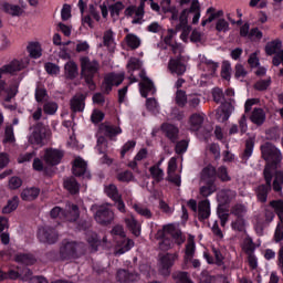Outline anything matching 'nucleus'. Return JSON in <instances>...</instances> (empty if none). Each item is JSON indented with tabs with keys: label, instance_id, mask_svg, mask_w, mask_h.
I'll return each instance as SVG.
<instances>
[{
	"label": "nucleus",
	"instance_id": "obj_1",
	"mask_svg": "<svg viewBox=\"0 0 283 283\" xmlns=\"http://www.w3.org/2000/svg\"><path fill=\"white\" fill-rule=\"evenodd\" d=\"M177 8L181 9L179 14V23L175 27L176 32L182 33L180 39L182 41H187L189 36V32H191V27L189 25V14H193L192 24L198 25V21H200L201 7L199 0H174Z\"/></svg>",
	"mask_w": 283,
	"mask_h": 283
},
{
	"label": "nucleus",
	"instance_id": "obj_2",
	"mask_svg": "<svg viewBox=\"0 0 283 283\" xmlns=\"http://www.w3.org/2000/svg\"><path fill=\"white\" fill-rule=\"evenodd\" d=\"M263 178L265 184H261L254 188V195L258 202L266 203L271 190L280 193L283 187V171H275L271 165H265L263 170Z\"/></svg>",
	"mask_w": 283,
	"mask_h": 283
},
{
	"label": "nucleus",
	"instance_id": "obj_3",
	"mask_svg": "<svg viewBox=\"0 0 283 283\" xmlns=\"http://www.w3.org/2000/svg\"><path fill=\"white\" fill-rule=\"evenodd\" d=\"M81 78L87 85L88 90H96V78L101 76V63L96 60H90L87 56L80 57Z\"/></svg>",
	"mask_w": 283,
	"mask_h": 283
},
{
	"label": "nucleus",
	"instance_id": "obj_4",
	"mask_svg": "<svg viewBox=\"0 0 283 283\" xmlns=\"http://www.w3.org/2000/svg\"><path fill=\"white\" fill-rule=\"evenodd\" d=\"M261 154L262 158H264L268 163L266 165H271L274 171H282L277 170V165L282 163V153L280 149H277V147H275V145L269 142L261 145Z\"/></svg>",
	"mask_w": 283,
	"mask_h": 283
},
{
	"label": "nucleus",
	"instance_id": "obj_5",
	"mask_svg": "<svg viewBox=\"0 0 283 283\" xmlns=\"http://www.w3.org/2000/svg\"><path fill=\"white\" fill-rule=\"evenodd\" d=\"M180 255L178 252L175 253H165L158 255V263L157 269L159 275H163L164 277H169L171 275V268L176 262H178V259Z\"/></svg>",
	"mask_w": 283,
	"mask_h": 283
},
{
	"label": "nucleus",
	"instance_id": "obj_6",
	"mask_svg": "<svg viewBox=\"0 0 283 283\" xmlns=\"http://www.w3.org/2000/svg\"><path fill=\"white\" fill-rule=\"evenodd\" d=\"M83 252V244L76 241H64L60 247L61 260H76Z\"/></svg>",
	"mask_w": 283,
	"mask_h": 283
},
{
	"label": "nucleus",
	"instance_id": "obj_7",
	"mask_svg": "<svg viewBox=\"0 0 283 283\" xmlns=\"http://www.w3.org/2000/svg\"><path fill=\"white\" fill-rule=\"evenodd\" d=\"M28 65H30L29 57H25L24 60L14 59L9 64H6L2 67H0V72L14 76V74H17L18 72H21V70H25Z\"/></svg>",
	"mask_w": 283,
	"mask_h": 283
},
{
	"label": "nucleus",
	"instance_id": "obj_8",
	"mask_svg": "<svg viewBox=\"0 0 283 283\" xmlns=\"http://www.w3.org/2000/svg\"><path fill=\"white\" fill-rule=\"evenodd\" d=\"M187 59L185 55H177L171 57L168 62V71L170 74H176V76H182L187 72Z\"/></svg>",
	"mask_w": 283,
	"mask_h": 283
},
{
	"label": "nucleus",
	"instance_id": "obj_9",
	"mask_svg": "<svg viewBox=\"0 0 283 283\" xmlns=\"http://www.w3.org/2000/svg\"><path fill=\"white\" fill-rule=\"evenodd\" d=\"M63 156H65V153L61 149L45 148L42 160H44V163H46L50 167H56V165H61Z\"/></svg>",
	"mask_w": 283,
	"mask_h": 283
},
{
	"label": "nucleus",
	"instance_id": "obj_10",
	"mask_svg": "<svg viewBox=\"0 0 283 283\" xmlns=\"http://www.w3.org/2000/svg\"><path fill=\"white\" fill-rule=\"evenodd\" d=\"M123 81H125V74L109 73L104 77V82L102 83V90L105 94H109L114 85L118 87V85H120Z\"/></svg>",
	"mask_w": 283,
	"mask_h": 283
},
{
	"label": "nucleus",
	"instance_id": "obj_11",
	"mask_svg": "<svg viewBox=\"0 0 283 283\" xmlns=\"http://www.w3.org/2000/svg\"><path fill=\"white\" fill-rule=\"evenodd\" d=\"M81 218V209L76 203L70 201L66 202L65 208L62 212V220L65 222H76Z\"/></svg>",
	"mask_w": 283,
	"mask_h": 283
},
{
	"label": "nucleus",
	"instance_id": "obj_12",
	"mask_svg": "<svg viewBox=\"0 0 283 283\" xmlns=\"http://www.w3.org/2000/svg\"><path fill=\"white\" fill-rule=\"evenodd\" d=\"M38 133H36V146L38 147H45V145L50 144L52 139V130L46 125L42 123H38Z\"/></svg>",
	"mask_w": 283,
	"mask_h": 283
},
{
	"label": "nucleus",
	"instance_id": "obj_13",
	"mask_svg": "<svg viewBox=\"0 0 283 283\" xmlns=\"http://www.w3.org/2000/svg\"><path fill=\"white\" fill-rule=\"evenodd\" d=\"M40 242H48V244H54L59 240V232L54 228H40L38 232Z\"/></svg>",
	"mask_w": 283,
	"mask_h": 283
},
{
	"label": "nucleus",
	"instance_id": "obj_14",
	"mask_svg": "<svg viewBox=\"0 0 283 283\" xmlns=\"http://www.w3.org/2000/svg\"><path fill=\"white\" fill-rule=\"evenodd\" d=\"M95 220L98 224H112L114 222V211L102 206L95 213Z\"/></svg>",
	"mask_w": 283,
	"mask_h": 283
},
{
	"label": "nucleus",
	"instance_id": "obj_15",
	"mask_svg": "<svg viewBox=\"0 0 283 283\" xmlns=\"http://www.w3.org/2000/svg\"><path fill=\"white\" fill-rule=\"evenodd\" d=\"M140 78H143V82L139 83V91L144 98H147L149 94H156V87L154 86V82L149 80L147 76H145V72H139Z\"/></svg>",
	"mask_w": 283,
	"mask_h": 283
},
{
	"label": "nucleus",
	"instance_id": "obj_16",
	"mask_svg": "<svg viewBox=\"0 0 283 283\" xmlns=\"http://www.w3.org/2000/svg\"><path fill=\"white\" fill-rule=\"evenodd\" d=\"M161 132H164L170 143H178L180 130L176 125L164 123L161 125Z\"/></svg>",
	"mask_w": 283,
	"mask_h": 283
},
{
	"label": "nucleus",
	"instance_id": "obj_17",
	"mask_svg": "<svg viewBox=\"0 0 283 283\" xmlns=\"http://www.w3.org/2000/svg\"><path fill=\"white\" fill-rule=\"evenodd\" d=\"M117 282L134 283L140 280V274L137 272H129L127 270H118L116 275Z\"/></svg>",
	"mask_w": 283,
	"mask_h": 283
},
{
	"label": "nucleus",
	"instance_id": "obj_18",
	"mask_svg": "<svg viewBox=\"0 0 283 283\" xmlns=\"http://www.w3.org/2000/svg\"><path fill=\"white\" fill-rule=\"evenodd\" d=\"M198 220L200 222H203V220H209V217L211 216V203L209 202V199H205L198 202Z\"/></svg>",
	"mask_w": 283,
	"mask_h": 283
},
{
	"label": "nucleus",
	"instance_id": "obj_19",
	"mask_svg": "<svg viewBox=\"0 0 283 283\" xmlns=\"http://www.w3.org/2000/svg\"><path fill=\"white\" fill-rule=\"evenodd\" d=\"M165 231L168 235H171L172 240H175V243L178 245L184 244L185 240H187L182 231L174 224L165 226Z\"/></svg>",
	"mask_w": 283,
	"mask_h": 283
},
{
	"label": "nucleus",
	"instance_id": "obj_20",
	"mask_svg": "<svg viewBox=\"0 0 283 283\" xmlns=\"http://www.w3.org/2000/svg\"><path fill=\"white\" fill-rule=\"evenodd\" d=\"M64 78L66 81H74L78 78V64L74 61H69L64 65Z\"/></svg>",
	"mask_w": 283,
	"mask_h": 283
},
{
	"label": "nucleus",
	"instance_id": "obj_21",
	"mask_svg": "<svg viewBox=\"0 0 283 283\" xmlns=\"http://www.w3.org/2000/svg\"><path fill=\"white\" fill-rule=\"evenodd\" d=\"M96 149L98 154H103L102 163L104 165H112V159L107 157V138H105L104 136L97 137Z\"/></svg>",
	"mask_w": 283,
	"mask_h": 283
},
{
	"label": "nucleus",
	"instance_id": "obj_22",
	"mask_svg": "<svg viewBox=\"0 0 283 283\" xmlns=\"http://www.w3.org/2000/svg\"><path fill=\"white\" fill-rule=\"evenodd\" d=\"M235 196H238V192L231 189H223L218 192L217 200L220 202V205H231L233 200H235Z\"/></svg>",
	"mask_w": 283,
	"mask_h": 283
},
{
	"label": "nucleus",
	"instance_id": "obj_23",
	"mask_svg": "<svg viewBox=\"0 0 283 283\" xmlns=\"http://www.w3.org/2000/svg\"><path fill=\"white\" fill-rule=\"evenodd\" d=\"M196 253V242L193 239L189 238L188 242L186 244V252L184 256V269H187L189 262L193 259V255Z\"/></svg>",
	"mask_w": 283,
	"mask_h": 283
},
{
	"label": "nucleus",
	"instance_id": "obj_24",
	"mask_svg": "<svg viewBox=\"0 0 283 283\" xmlns=\"http://www.w3.org/2000/svg\"><path fill=\"white\" fill-rule=\"evenodd\" d=\"M71 109L72 112H83L85 109V95L76 94L71 99Z\"/></svg>",
	"mask_w": 283,
	"mask_h": 283
},
{
	"label": "nucleus",
	"instance_id": "obj_25",
	"mask_svg": "<svg viewBox=\"0 0 283 283\" xmlns=\"http://www.w3.org/2000/svg\"><path fill=\"white\" fill-rule=\"evenodd\" d=\"M217 170L216 167L208 165L201 171L202 182H216Z\"/></svg>",
	"mask_w": 283,
	"mask_h": 283
},
{
	"label": "nucleus",
	"instance_id": "obj_26",
	"mask_svg": "<svg viewBox=\"0 0 283 283\" xmlns=\"http://www.w3.org/2000/svg\"><path fill=\"white\" fill-rule=\"evenodd\" d=\"M101 132H103L104 136L108 138H114V136H118V134H123V129L118 126L102 124L99 126Z\"/></svg>",
	"mask_w": 283,
	"mask_h": 283
},
{
	"label": "nucleus",
	"instance_id": "obj_27",
	"mask_svg": "<svg viewBox=\"0 0 283 283\" xmlns=\"http://www.w3.org/2000/svg\"><path fill=\"white\" fill-rule=\"evenodd\" d=\"M87 171V163L83 158L78 157L74 160L73 164V174L74 176L81 177L84 176Z\"/></svg>",
	"mask_w": 283,
	"mask_h": 283
},
{
	"label": "nucleus",
	"instance_id": "obj_28",
	"mask_svg": "<svg viewBox=\"0 0 283 283\" xmlns=\"http://www.w3.org/2000/svg\"><path fill=\"white\" fill-rule=\"evenodd\" d=\"M64 189L74 196L78 193L81 186L78 185V181H76V178L69 177L64 179Z\"/></svg>",
	"mask_w": 283,
	"mask_h": 283
},
{
	"label": "nucleus",
	"instance_id": "obj_29",
	"mask_svg": "<svg viewBox=\"0 0 283 283\" xmlns=\"http://www.w3.org/2000/svg\"><path fill=\"white\" fill-rule=\"evenodd\" d=\"M282 51V41L280 40H274L265 45V52L269 56H273V54L277 56Z\"/></svg>",
	"mask_w": 283,
	"mask_h": 283
},
{
	"label": "nucleus",
	"instance_id": "obj_30",
	"mask_svg": "<svg viewBox=\"0 0 283 283\" xmlns=\"http://www.w3.org/2000/svg\"><path fill=\"white\" fill-rule=\"evenodd\" d=\"M250 119L254 125H264V120H266V114L262 108H254Z\"/></svg>",
	"mask_w": 283,
	"mask_h": 283
},
{
	"label": "nucleus",
	"instance_id": "obj_31",
	"mask_svg": "<svg viewBox=\"0 0 283 283\" xmlns=\"http://www.w3.org/2000/svg\"><path fill=\"white\" fill-rule=\"evenodd\" d=\"M125 223L129 231L133 233V235H135L136 238L140 235V223L138 222V220H136V218H126Z\"/></svg>",
	"mask_w": 283,
	"mask_h": 283
},
{
	"label": "nucleus",
	"instance_id": "obj_32",
	"mask_svg": "<svg viewBox=\"0 0 283 283\" xmlns=\"http://www.w3.org/2000/svg\"><path fill=\"white\" fill-rule=\"evenodd\" d=\"M189 123L191 132H198L200 127H202V124L205 123V116L195 113L190 116Z\"/></svg>",
	"mask_w": 283,
	"mask_h": 283
},
{
	"label": "nucleus",
	"instance_id": "obj_33",
	"mask_svg": "<svg viewBox=\"0 0 283 283\" xmlns=\"http://www.w3.org/2000/svg\"><path fill=\"white\" fill-rule=\"evenodd\" d=\"M218 191V186H216V182L208 181L205 186L200 187L199 193L203 198H209L212 193H216Z\"/></svg>",
	"mask_w": 283,
	"mask_h": 283
},
{
	"label": "nucleus",
	"instance_id": "obj_34",
	"mask_svg": "<svg viewBox=\"0 0 283 283\" xmlns=\"http://www.w3.org/2000/svg\"><path fill=\"white\" fill-rule=\"evenodd\" d=\"M253 147H255V138L250 137L245 140V149L242 154V160L243 163H247L249 158H251L253 154Z\"/></svg>",
	"mask_w": 283,
	"mask_h": 283
},
{
	"label": "nucleus",
	"instance_id": "obj_35",
	"mask_svg": "<svg viewBox=\"0 0 283 283\" xmlns=\"http://www.w3.org/2000/svg\"><path fill=\"white\" fill-rule=\"evenodd\" d=\"M2 10L7 12V14H11V17H21L23 14V9L17 4L3 3Z\"/></svg>",
	"mask_w": 283,
	"mask_h": 283
},
{
	"label": "nucleus",
	"instance_id": "obj_36",
	"mask_svg": "<svg viewBox=\"0 0 283 283\" xmlns=\"http://www.w3.org/2000/svg\"><path fill=\"white\" fill-rule=\"evenodd\" d=\"M7 96L4 98L6 103H10L17 94H19V81H14L9 88L4 90Z\"/></svg>",
	"mask_w": 283,
	"mask_h": 283
},
{
	"label": "nucleus",
	"instance_id": "obj_37",
	"mask_svg": "<svg viewBox=\"0 0 283 283\" xmlns=\"http://www.w3.org/2000/svg\"><path fill=\"white\" fill-rule=\"evenodd\" d=\"M248 211L249 210L247 209L244 203H235L230 209V213L232 216H235V218H244V216H247Z\"/></svg>",
	"mask_w": 283,
	"mask_h": 283
},
{
	"label": "nucleus",
	"instance_id": "obj_38",
	"mask_svg": "<svg viewBox=\"0 0 283 283\" xmlns=\"http://www.w3.org/2000/svg\"><path fill=\"white\" fill-rule=\"evenodd\" d=\"M104 192L106 193L107 197L111 198V200H116L120 198L123 195L118 191V187L114 184H109L104 187Z\"/></svg>",
	"mask_w": 283,
	"mask_h": 283
},
{
	"label": "nucleus",
	"instance_id": "obj_39",
	"mask_svg": "<svg viewBox=\"0 0 283 283\" xmlns=\"http://www.w3.org/2000/svg\"><path fill=\"white\" fill-rule=\"evenodd\" d=\"M133 209L136 211V213L143 216V218H146L147 220L151 219L154 216L151 210L142 203H134Z\"/></svg>",
	"mask_w": 283,
	"mask_h": 283
},
{
	"label": "nucleus",
	"instance_id": "obj_40",
	"mask_svg": "<svg viewBox=\"0 0 283 283\" xmlns=\"http://www.w3.org/2000/svg\"><path fill=\"white\" fill-rule=\"evenodd\" d=\"M15 262L19 264H25V266H30L34 264V255L28 253H19L15 255Z\"/></svg>",
	"mask_w": 283,
	"mask_h": 283
},
{
	"label": "nucleus",
	"instance_id": "obj_41",
	"mask_svg": "<svg viewBox=\"0 0 283 283\" xmlns=\"http://www.w3.org/2000/svg\"><path fill=\"white\" fill-rule=\"evenodd\" d=\"M18 208H19V197L14 196L12 199L8 201L7 206L2 208V213L4 214L12 213V211H17Z\"/></svg>",
	"mask_w": 283,
	"mask_h": 283
},
{
	"label": "nucleus",
	"instance_id": "obj_42",
	"mask_svg": "<svg viewBox=\"0 0 283 283\" xmlns=\"http://www.w3.org/2000/svg\"><path fill=\"white\" fill-rule=\"evenodd\" d=\"M132 248H134V240L127 239V238H122V243L120 248L117 250L118 255H123V253H127Z\"/></svg>",
	"mask_w": 283,
	"mask_h": 283
},
{
	"label": "nucleus",
	"instance_id": "obj_43",
	"mask_svg": "<svg viewBox=\"0 0 283 283\" xmlns=\"http://www.w3.org/2000/svg\"><path fill=\"white\" fill-rule=\"evenodd\" d=\"M172 279L177 283H193V281H191V277L189 276V273L187 272H180V271L174 272Z\"/></svg>",
	"mask_w": 283,
	"mask_h": 283
},
{
	"label": "nucleus",
	"instance_id": "obj_44",
	"mask_svg": "<svg viewBox=\"0 0 283 283\" xmlns=\"http://www.w3.org/2000/svg\"><path fill=\"white\" fill-rule=\"evenodd\" d=\"M22 200L27 202H32V200H36V188H27L21 192Z\"/></svg>",
	"mask_w": 283,
	"mask_h": 283
},
{
	"label": "nucleus",
	"instance_id": "obj_45",
	"mask_svg": "<svg viewBox=\"0 0 283 283\" xmlns=\"http://www.w3.org/2000/svg\"><path fill=\"white\" fill-rule=\"evenodd\" d=\"M149 172L153 176L154 180H156V182H161V180H164L165 178V172L163 171V169H160L159 166H151L149 168Z\"/></svg>",
	"mask_w": 283,
	"mask_h": 283
},
{
	"label": "nucleus",
	"instance_id": "obj_46",
	"mask_svg": "<svg viewBox=\"0 0 283 283\" xmlns=\"http://www.w3.org/2000/svg\"><path fill=\"white\" fill-rule=\"evenodd\" d=\"M231 227L234 231L242 233L243 231H247V220L244 218H237L232 221Z\"/></svg>",
	"mask_w": 283,
	"mask_h": 283
},
{
	"label": "nucleus",
	"instance_id": "obj_47",
	"mask_svg": "<svg viewBox=\"0 0 283 283\" xmlns=\"http://www.w3.org/2000/svg\"><path fill=\"white\" fill-rule=\"evenodd\" d=\"M126 43L132 50H137V48H140V39L132 33L126 35Z\"/></svg>",
	"mask_w": 283,
	"mask_h": 283
},
{
	"label": "nucleus",
	"instance_id": "obj_48",
	"mask_svg": "<svg viewBox=\"0 0 283 283\" xmlns=\"http://www.w3.org/2000/svg\"><path fill=\"white\" fill-rule=\"evenodd\" d=\"M56 109H59V104H56L55 102H50V99L48 102H44V105H43L44 114L52 116L56 114Z\"/></svg>",
	"mask_w": 283,
	"mask_h": 283
},
{
	"label": "nucleus",
	"instance_id": "obj_49",
	"mask_svg": "<svg viewBox=\"0 0 283 283\" xmlns=\"http://www.w3.org/2000/svg\"><path fill=\"white\" fill-rule=\"evenodd\" d=\"M50 101V95L48 94V90L38 86L36 88V102L38 103H48Z\"/></svg>",
	"mask_w": 283,
	"mask_h": 283
},
{
	"label": "nucleus",
	"instance_id": "obj_50",
	"mask_svg": "<svg viewBox=\"0 0 283 283\" xmlns=\"http://www.w3.org/2000/svg\"><path fill=\"white\" fill-rule=\"evenodd\" d=\"M175 101L179 107H185L187 105V92L177 90Z\"/></svg>",
	"mask_w": 283,
	"mask_h": 283
},
{
	"label": "nucleus",
	"instance_id": "obj_51",
	"mask_svg": "<svg viewBox=\"0 0 283 283\" xmlns=\"http://www.w3.org/2000/svg\"><path fill=\"white\" fill-rule=\"evenodd\" d=\"M234 101L230 98V102L223 103V120H229V116H231L234 106H233Z\"/></svg>",
	"mask_w": 283,
	"mask_h": 283
},
{
	"label": "nucleus",
	"instance_id": "obj_52",
	"mask_svg": "<svg viewBox=\"0 0 283 283\" xmlns=\"http://www.w3.org/2000/svg\"><path fill=\"white\" fill-rule=\"evenodd\" d=\"M217 176L221 182H230V180H231V177L229 176V172L227 171V167H224V166H220L218 168Z\"/></svg>",
	"mask_w": 283,
	"mask_h": 283
},
{
	"label": "nucleus",
	"instance_id": "obj_53",
	"mask_svg": "<svg viewBox=\"0 0 283 283\" xmlns=\"http://www.w3.org/2000/svg\"><path fill=\"white\" fill-rule=\"evenodd\" d=\"M270 207L275 210L280 220L283 218V200H273L270 202Z\"/></svg>",
	"mask_w": 283,
	"mask_h": 283
},
{
	"label": "nucleus",
	"instance_id": "obj_54",
	"mask_svg": "<svg viewBox=\"0 0 283 283\" xmlns=\"http://www.w3.org/2000/svg\"><path fill=\"white\" fill-rule=\"evenodd\" d=\"M142 64L140 60L136 57H130L127 64L128 73L132 74V72H136V70H140Z\"/></svg>",
	"mask_w": 283,
	"mask_h": 283
},
{
	"label": "nucleus",
	"instance_id": "obj_55",
	"mask_svg": "<svg viewBox=\"0 0 283 283\" xmlns=\"http://www.w3.org/2000/svg\"><path fill=\"white\" fill-rule=\"evenodd\" d=\"M44 70L45 72H48V74H51L52 76H56V74H60L61 72V67L52 62L45 63Z\"/></svg>",
	"mask_w": 283,
	"mask_h": 283
},
{
	"label": "nucleus",
	"instance_id": "obj_56",
	"mask_svg": "<svg viewBox=\"0 0 283 283\" xmlns=\"http://www.w3.org/2000/svg\"><path fill=\"white\" fill-rule=\"evenodd\" d=\"M15 138H14V128L12 127V125H9L6 127L4 130V139L3 143H14Z\"/></svg>",
	"mask_w": 283,
	"mask_h": 283
},
{
	"label": "nucleus",
	"instance_id": "obj_57",
	"mask_svg": "<svg viewBox=\"0 0 283 283\" xmlns=\"http://www.w3.org/2000/svg\"><path fill=\"white\" fill-rule=\"evenodd\" d=\"M117 180H119V182H132V180H134V174L129 170H125L117 175Z\"/></svg>",
	"mask_w": 283,
	"mask_h": 283
},
{
	"label": "nucleus",
	"instance_id": "obj_58",
	"mask_svg": "<svg viewBox=\"0 0 283 283\" xmlns=\"http://www.w3.org/2000/svg\"><path fill=\"white\" fill-rule=\"evenodd\" d=\"M283 240V217H281L280 222L276 226L275 233H274V241L282 242Z\"/></svg>",
	"mask_w": 283,
	"mask_h": 283
},
{
	"label": "nucleus",
	"instance_id": "obj_59",
	"mask_svg": "<svg viewBox=\"0 0 283 283\" xmlns=\"http://www.w3.org/2000/svg\"><path fill=\"white\" fill-rule=\"evenodd\" d=\"M221 76L226 81H229L231 78V64L227 61H224L222 64Z\"/></svg>",
	"mask_w": 283,
	"mask_h": 283
},
{
	"label": "nucleus",
	"instance_id": "obj_60",
	"mask_svg": "<svg viewBox=\"0 0 283 283\" xmlns=\"http://www.w3.org/2000/svg\"><path fill=\"white\" fill-rule=\"evenodd\" d=\"M61 18L62 21H67L72 19V7L67 3L63 4L62 11H61Z\"/></svg>",
	"mask_w": 283,
	"mask_h": 283
},
{
	"label": "nucleus",
	"instance_id": "obj_61",
	"mask_svg": "<svg viewBox=\"0 0 283 283\" xmlns=\"http://www.w3.org/2000/svg\"><path fill=\"white\" fill-rule=\"evenodd\" d=\"M23 185V180L17 176H13L9 179V189L14 190L19 189Z\"/></svg>",
	"mask_w": 283,
	"mask_h": 283
},
{
	"label": "nucleus",
	"instance_id": "obj_62",
	"mask_svg": "<svg viewBox=\"0 0 283 283\" xmlns=\"http://www.w3.org/2000/svg\"><path fill=\"white\" fill-rule=\"evenodd\" d=\"M217 32H229V22L224 19H219L216 24Z\"/></svg>",
	"mask_w": 283,
	"mask_h": 283
},
{
	"label": "nucleus",
	"instance_id": "obj_63",
	"mask_svg": "<svg viewBox=\"0 0 283 283\" xmlns=\"http://www.w3.org/2000/svg\"><path fill=\"white\" fill-rule=\"evenodd\" d=\"M189 147V142L187 140H180L176 144L175 151L176 154H185L187 151V148Z\"/></svg>",
	"mask_w": 283,
	"mask_h": 283
},
{
	"label": "nucleus",
	"instance_id": "obj_64",
	"mask_svg": "<svg viewBox=\"0 0 283 283\" xmlns=\"http://www.w3.org/2000/svg\"><path fill=\"white\" fill-rule=\"evenodd\" d=\"M212 98L214 103H222L224 101V93L220 88L212 90Z\"/></svg>",
	"mask_w": 283,
	"mask_h": 283
}]
</instances>
